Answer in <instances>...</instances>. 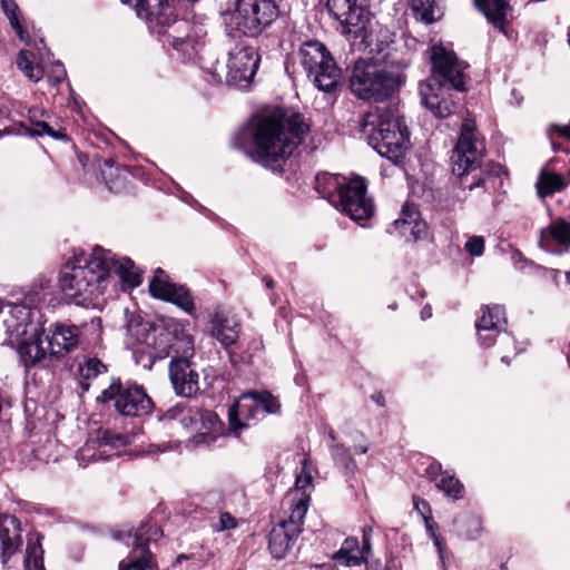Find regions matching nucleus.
<instances>
[{"mask_svg": "<svg viewBox=\"0 0 570 570\" xmlns=\"http://www.w3.org/2000/svg\"><path fill=\"white\" fill-rule=\"evenodd\" d=\"M111 272L130 287L141 284L140 272L131 259L95 246L90 254L77 255L63 265L59 274V287L66 297L77 303L85 302L104 294Z\"/></svg>", "mask_w": 570, "mask_h": 570, "instance_id": "obj_1", "label": "nucleus"}, {"mask_svg": "<svg viewBox=\"0 0 570 570\" xmlns=\"http://www.w3.org/2000/svg\"><path fill=\"white\" fill-rule=\"evenodd\" d=\"M307 131L308 125L301 114L274 108L255 117L247 129L234 137L233 145L245 149L244 141L250 139L253 160L275 169L301 145Z\"/></svg>", "mask_w": 570, "mask_h": 570, "instance_id": "obj_2", "label": "nucleus"}, {"mask_svg": "<svg viewBox=\"0 0 570 570\" xmlns=\"http://www.w3.org/2000/svg\"><path fill=\"white\" fill-rule=\"evenodd\" d=\"M430 61L432 73L419 86L421 100L435 117L445 118L456 109L458 96H453L451 90H465L463 71L468 65L459 60L453 51L438 45L431 48Z\"/></svg>", "mask_w": 570, "mask_h": 570, "instance_id": "obj_3", "label": "nucleus"}, {"mask_svg": "<svg viewBox=\"0 0 570 570\" xmlns=\"http://www.w3.org/2000/svg\"><path fill=\"white\" fill-rule=\"evenodd\" d=\"M409 61L402 52H390L380 59L358 60L350 77V89L363 100L383 101L404 83Z\"/></svg>", "mask_w": 570, "mask_h": 570, "instance_id": "obj_4", "label": "nucleus"}, {"mask_svg": "<svg viewBox=\"0 0 570 570\" xmlns=\"http://www.w3.org/2000/svg\"><path fill=\"white\" fill-rule=\"evenodd\" d=\"M484 150V142L479 138L474 120L465 119L450 158L458 188L462 191L473 190L489 177L500 174L502 168L499 164H483Z\"/></svg>", "mask_w": 570, "mask_h": 570, "instance_id": "obj_5", "label": "nucleus"}, {"mask_svg": "<svg viewBox=\"0 0 570 570\" xmlns=\"http://www.w3.org/2000/svg\"><path fill=\"white\" fill-rule=\"evenodd\" d=\"M158 343L157 356L171 357L169 379L175 393L191 397L199 392V374L191 362L194 340L184 326L177 325L173 331H161L154 340Z\"/></svg>", "mask_w": 570, "mask_h": 570, "instance_id": "obj_6", "label": "nucleus"}, {"mask_svg": "<svg viewBox=\"0 0 570 570\" xmlns=\"http://www.w3.org/2000/svg\"><path fill=\"white\" fill-rule=\"evenodd\" d=\"M367 144L382 157L399 163L410 148V132L396 107L377 106L365 114L361 129Z\"/></svg>", "mask_w": 570, "mask_h": 570, "instance_id": "obj_7", "label": "nucleus"}, {"mask_svg": "<svg viewBox=\"0 0 570 570\" xmlns=\"http://www.w3.org/2000/svg\"><path fill=\"white\" fill-rule=\"evenodd\" d=\"M298 56L307 77L318 90L332 92L337 88L341 69L323 42L315 39L304 41Z\"/></svg>", "mask_w": 570, "mask_h": 570, "instance_id": "obj_8", "label": "nucleus"}, {"mask_svg": "<svg viewBox=\"0 0 570 570\" xmlns=\"http://www.w3.org/2000/svg\"><path fill=\"white\" fill-rule=\"evenodd\" d=\"M229 26L243 36L256 37L277 17L274 0H229Z\"/></svg>", "mask_w": 570, "mask_h": 570, "instance_id": "obj_9", "label": "nucleus"}, {"mask_svg": "<svg viewBox=\"0 0 570 570\" xmlns=\"http://www.w3.org/2000/svg\"><path fill=\"white\" fill-rule=\"evenodd\" d=\"M98 403H114L118 413L125 416H142L154 407L145 389L136 383L124 385L119 377H112L107 389L97 396Z\"/></svg>", "mask_w": 570, "mask_h": 570, "instance_id": "obj_10", "label": "nucleus"}, {"mask_svg": "<svg viewBox=\"0 0 570 570\" xmlns=\"http://www.w3.org/2000/svg\"><path fill=\"white\" fill-rule=\"evenodd\" d=\"M335 180V191L330 194V202L342 209L352 220L361 223L374 214V204L367 196V185L364 178L357 176L338 183Z\"/></svg>", "mask_w": 570, "mask_h": 570, "instance_id": "obj_11", "label": "nucleus"}, {"mask_svg": "<svg viewBox=\"0 0 570 570\" xmlns=\"http://www.w3.org/2000/svg\"><path fill=\"white\" fill-rule=\"evenodd\" d=\"M160 537H163V530L157 524L149 523L141 524L134 533L131 531L116 533V539L126 538V543L132 546L127 559L120 561L119 570H158L148 544Z\"/></svg>", "mask_w": 570, "mask_h": 570, "instance_id": "obj_12", "label": "nucleus"}, {"mask_svg": "<svg viewBox=\"0 0 570 570\" xmlns=\"http://www.w3.org/2000/svg\"><path fill=\"white\" fill-rule=\"evenodd\" d=\"M89 327L97 340L101 336L100 318H92L89 324L78 326L67 323H55L49 326L46 333V342L49 346V354L63 356L83 345V328Z\"/></svg>", "mask_w": 570, "mask_h": 570, "instance_id": "obj_13", "label": "nucleus"}, {"mask_svg": "<svg viewBox=\"0 0 570 570\" xmlns=\"http://www.w3.org/2000/svg\"><path fill=\"white\" fill-rule=\"evenodd\" d=\"M279 406L278 400L267 391L245 392L228 411L230 429L236 432L246 426L240 420L255 419L261 412L275 414Z\"/></svg>", "mask_w": 570, "mask_h": 570, "instance_id": "obj_14", "label": "nucleus"}, {"mask_svg": "<svg viewBox=\"0 0 570 570\" xmlns=\"http://www.w3.org/2000/svg\"><path fill=\"white\" fill-rule=\"evenodd\" d=\"M306 514V499L302 498L294 505L287 520L274 527L269 533L268 548L275 559H283L302 532Z\"/></svg>", "mask_w": 570, "mask_h": 570, "instance_id": "obj_15", "label": "nucleus"}, {"mask_svg": "<svg viewBox=\"0 0 570 570\" xmlns=\"http://www.w3.org/2000/svg\"><path fill=\"white\" fill-rule=\"evenodd\" d=\"M259 65V56L254 47H236L229 52L226 81L239 89L247 88L254 79Z\"/></svg>", "mask_w": 570, "mask_h": 570, "instance_id": "obj_16", "label": "nucleus"}, {"mask_svg": "<svg viewBox=\"0 0 570 570\" xmlns=\"http://www.w3.org/2000/svg\"><path fill=\"white\" fill-rule=\"evenodd\" d=\"M149 291L154 297L170 302L188 314H193L195 311L194 299L189 291L184 285L170 282L168 275L161 268L154 272Z\"/></svg>", "mask_w": 570, "mask_h": 570, "instance_id": "obj_17", "label": "nucleus"}, {"mask_svg": "<svg viewBox=\"0 0 570 570\" xmlns=\"http://www.w3.org/2000/svg\"><path fill=\"white\" fill-rule=\"evenodd\" d=\"M330 14L343 27V32L360 37L366 28V13L357 0H327Z\"/></svg>", "mask_w": 570, "mask_h": 570, "instance_id": "obj_18", "label": "nucleus"}, {"mask_svg": "<svg viewBox=\"0 0 570 570\" xmlns=\"http://www.w3.org/2000/svg\"><path fill=\"white\" fill-rule=\"evenodd\" d=\"M31 308L24 304L0 302V324L13 341H20L29 332H33L31 323Z\"/></svg>", "mask_w": 570, "mask_h": 570, "instance_id": "obj_19", "label": "nucleus"}, {"mask_svg": "<svg viewBox=\"0 0 570 570\" xmlns=\"http://www.w3.org/2000/svg\"><path fill=\"white\" fill-rule=\"evenodd\" d=\"M20 520L10 514L0 515V563L8 561L19 551L22 546Z\"/></svg>", "mask_w": 570, "mask_h": 570, "instance_id": "obj_20", "label": "nucleus"}, {"mask_svg": "<svg viewBox=\"0 0 570 570\" xmlns=\"http://www.w3.org/2000/svg\"><path fill=\"white\" fill-rule=\"evenodd\" d=\"M18 347V353L27 368L41 365L46 366L53 355L49 354V346H43L42 334L37 328L31 332L30 341H22Z\"/></svg>", "mask_w": 570, "mask_h": 570, "instance_id": "obj_21", "label": "nucleus"}, {"mask_svg": "<svg viewBox=\"0 0 570 570\" xmlns=\"http://www.w3.org/2000/svg\"><path fill=\"white\" fill-rule=\"evenodd\" d=\"M29 122L30 126L20 122L17 126H11L9 128H6L4 130H0V138L6 135H23V136H30V137H37V136H50L53 139L61 140L66 138V135L55 130L46 120H40L38 118V111H29Z\"/></svg>", "mask_w": 570, "mask_h": 570, "instance_id": "obj_22", "label": "nucleus"}, {"mask_svg": "<svg viewBox=\"0 0 570 570\" xmlns=\"http://www.w3.org/2000/svg\"><path fill=\"white\" fill-rule=\"evenodd\" d=\"M428 474L434 482L435 487L442 491L446 497L459 500L463 498L464 487L453 474L448 471H442L439 462H433L426 469Z\"/></svg>", "mask_w": 570, "mask_h": 570, "instance_id": "obj_23", "label": "nucleus"}, {"mask_svg": "<svg viewBox=\"0 0 570 570\" xmlns=\"http://www.w3.org/2000/svg\"><path fill=\"white\" fill-rule=\"evenodd\" d=\"M239 334V324L233 317L224 313H216L212 320V335L224 347H229L236 343Z\"/></svg>", "mask_w": 570, "mask_h": 570, "instance_id": "obj_24", "label": "nucleus"}, {"mask_svg": "<svg viewBox=\"0 0 570 570\" xmlns=\"http://www.w3.org/2000/svg\"><path fill=\"white\" fill-rule=\"evenodd\" d=\"M393 226L403 236H412L413 240H417L426 229V225L420 219V214L414 205H404L401 217L394 220Z\"/></svg>", "mask_w": 570, "mask_h": 570, "instance_id": "obj_25", "label": "nucleus"}, {"mask_svg": "<svg viewBox=\"0 0 570 570\" xmlns=\"http://www.w3.org/2000/svg\"><path fill=\"white\" fill-rule=\"evenodd\" d=\"M198 422L202 424L205 432L197 435V443L203 442L210 444L222 431V422L218 415L209 410L195 409V428Z\"/></svg>", "mask_w": 570, "mask_h": 570, "instance_id": "obj_26", "label": "nucleus"}, {"mask_svg": "<svg viewBox=\"0 0 570 570\" xmlns=\"http://www.w3.org/2000/svg\"><path fill=\"white\" fill-rule=\"evenodd\" d=\"M481 316L476 321V331H504L507 318L504 308L500 305H485L481 307Z\"/></svg>", "mask_w": 570, "mask_h": 570, "instance_id": "obj_27", "label": "nucleus"}, {"mask_svg": "<svg viewBox=\"0 0 570 570\" xmlns=\"http://www.w3.org/2000/svg\"><path fill=\"white\" fill-rule=\"evenodd\" d=\"M365 41L370 48V52L373 53L371 59L384 58L390 52H399L394 47L393 35L386 28H381L376 33L373 31L370 35H365Z\"/></svg>", "mask_w": 570, "mask_h": 570, "instance_id": "obj_28", "label": "nucleus"}, {"mask_svg": "<svg viewBox=\"0 0 570 570\" xmlns=\"http://www.w3.org/2000/svg\"><path fill=\"white\" fill-rule=\"evenodd\" d=\"M411 9L417 19L430 24L443 16L444 0H411Z\"/></svg>", "mask_w": 570, "mask_h": 570, "instance_id": "obj_29", "label": "nucleus"}, {"mask_svg": "<svg viewBox=\"0 0 570 570\" xmlns=\"http://www.w3.org/2000/svg\"><path fill=\"white\" fill-rule=\"evenodd\" d=\"M474 2L494 27L503 30L509 8L505 0H474Z\"/></svg>", "mask_w": 570, "mask_h": 570, "instance_id": "obj_30", "label": "nucleus"}, {"mask_svg": "<svg viewBox=\"0 0 570 570\" xmlns=\"http://www.w3.org/2000/svg\"><path fill=\"white\" fill-rule=\"evenodd\" d=\"M101 175L110 191L122 193L126 190L129 173L126 168L115 167L112 159L105 160V168L101 169Z\"/></svg>", "mask_w": 570, "mask_h": 570, "instance_id": "obj_31", "label": "nucleus"}, {"mask_svg": "<svg viewBox=\"0 0 570 570\" xmlns=\"http://www.w3.org/2000/svg\"><path fill=\"white\" fill-rule=\"evenodd\" d=\"M333 559L346 567L360 566L365 562V557L361 552L358 540L355 537L345 539L341 549L333 554Z\"/></svg>", "mask_w": 570, "mask_h": 570, "instance_id": "obj_32", "label": "nucleus"}, {"mask_svg": "<svg viewBox=\"0 0 570 570\" xmlns=\"http://www.w3.org/2000/svg\"><path fill=\"white\" fill-rule=\"evenodd\" d=\"M456 533L469 540H474L481 532V520L472 513H463L455 518Z\"/></svg>", "mask_w": 570, "mask_h": 570, "instance_id": "obj_33", "label": "nucleus"}, {"mask_svg": "<svg viewBox=\"0 0 570 570\" xmlns=\"http://www.w3.org/2000/svg\"><path fill=\"white\" fill-rule=\"evenodd\" d=\"M35 541L30 538L28 540L26 557H24V567L26 570H43V550L41 547V535L39 533L35 534Z\"/></svg>", "mask_w": 570, "mask_h": 570, "instance_id": "obj_34", "label": "nucleus"}, {"mask_svg": "<svg viewBox=\"0 0 570 570\" xmlns=\"http://www.w3.org/2000/svg\"><path fill=\"white\" fill-rule=\"evenodd\" d=\"M564 186L566 180L561 175L551 173L546 168L541 170L537 183L538 193L541 197L559 191Z\"/></svg>", "mask_w": 570, "mask_h": 570, "instance_id": "obj_35", "label": "nucleus"}, {"mask_svg": "<svg viewBox=\"0 0 570 570\" xmlns=\"http://www.w3.org/2000/svg\"><path fill=\"white\" fill-rule=\"evenodd\" d=\"M90 444H92V448L98 445L99 448L109 446L111 449H119L128 444V436L114 433L108 429H99L96 431L95 438L88 442L87 446L89 448Z\"/></svg>", "mask_w": 570, "mask_h": 570, "instance_id": "obj_36", "label": "nucleus"}, {"mask_svg": "<svg viewBox=\"0 0 570 570\" xmlns=\"http://www.w3.org/2000/svg\"><path fill=\"white\" fill-rule=\"evenodd\" d=\"M1 8L17 36L21 40H24L26 30L22 24L21 12L17 2L14 0H1Z\"/></svg>", "mask_w": 570, "mask_h": 570, "instance_id": "obj_37", "label": "nucleus"}, {"mask_svg": "<svg viewBox=\"0 0 570 570\" xmlns=\"http://www.w3.org/2000/svg\"><path fill=\"white\" fill-rule=\"evenodd\" d=\"M331 455L335 464L343 469L346 473H353L356 469L355 460L350 455L348 449L341 443H335L330 446Z\"/></svg>", "mask_w": 570, "mask_h": 570, "instance_id": "obj_38", "label": "nucleus"}, {"mask_svg": "<svg viewBox=\"0 0 570 570\" xmlns=\"http://www.w3.org/2000/svg\"><path fill=\"white\" fill-rule=\"evenodd\" d=\"M108 372V365L98 357H87L79 366V374L82 381H91Z\"/></svg>", "mask_w": 570, "mask_h": 570, "instance_id": "obj_39", "label": "nucleus"}, {"mask_svg": "<svg viewBox=\"0 0 570 570\" xmlns=\"http://www.w3.org/2000/svg\"><path fill=\"white\" fill-rule=\"evenodd\" d=\"M17 66L32 81H39L43 76L42 69L39 66L33 65L27 50H21L19 52Z\"/></svg>", "mask_w": 570, "mask_h": 570, "instance_id": "obj_40", "label": "nucleus"}, {"mask_svg": "<svg viewBox=\"0 0 570 570\" xmlns=\"http://www.w3.org/2000/svg\"><path fill=\"white\" fill-rule=\"evenodd\" d=\"M478 336L481 346L488 348L491 347L497 340L501 344L511 345L513 344V338L507 333V331L498 332V331H478Z\"/></svg>", "mask_w": 570, "mask_h": 570, "instance_id": "obj_41", "label": "nucleus"}, {"mask_svg": "<svg viewBox=\"0 0 570 570\" xmlns=\"http://www.w3.org/2000/svg\"><path fill=\"white\" fill-rule=\"evenodd\" d=\"M312 485V475L307 472H305V466H303L302 473L297 475L295 481V493L298 495L295 498V502L293 505H295L299 499L305 498L306 499V508L308 507V495L306 493V489ZM294 507H292L293 509Z\"/></svg>", "mask_w": 570, "mask_h": 570, "instance_id": "obj_42", "label": "nucleus"}, {"mask_svg": "<svg viewBox=\"0 0 570 570\" xmlns=\"http://www.w3.org/2000/svg\"><path fill=\"white\" fill-rule=\"evenodd\" d=\"M464 249L475 257H480L484 252V238L482 236H471L464 245Z\"/></svg>", "mask_w": 570, "mask_h": 570, "instance_id": "obj_43", "label": "nucleus"}, {"mask_svg": "<svg viewBox=\"0 0 570 570\" xmlns=\"http://www.w3.org/2000/svg\"><path fill=\"white\" fill-rule=\"evenodd\" d=\"M236 527V519L228 512L220 513L218 521L212 524L213 530L216 532H223L226 530L235 529Z\"/></svg>", "mask_w": 570, "mask_h": 570, "instance_id": "obj_44", "label": "nucleus"}, {"mask_svg": "<svg viewBox=\"0 0 570 570\" xmlns=\"http://www.w3.org/2000/svg\"><path fill=\"white\" fill-rule=\"evenodd\" d=\"M180 423L187 429L195 423V412L193 413L190 410L181 411Z\"/></svg>", "mask_w": 570, "mask_h": 570, "instance_id": "obj_45", "label": "nucleus"}, {"mask_svg": "<svg viewBox=\"0 0 570 570\" xmlns=\"http://www.w3.org/2000/svg\"><path fill=\"white\" fill-rule=\"evenodd\" d=\"M361 549V552L363 553V556L365 557V559L367 558V556L371 553L372 551V544H371V540L368 539H362V548Z\"/></svg>", "mask_w": 570, "mask_h": 570, "instance_id": "obj_46", "label": "nucleus"}, {"mask_svg": "<svg viewBox=\"0 0 570 570\" xmlns=\"http://www.w3.org/2000/svg\"><path fill=\"white\" fill-rule=\"evenodd\" d=\"M420 315H421V318H422L423 321L429 320V318L432 316V307H431V305H429V304H428V305H425V306L422 308V311H421V314H420Z\"/></svg>", "mask_w": 570, "mask_h": 570, "instance_id": "obj_47", "label": "nucleus"}, {"mask_svg": "<svg viewBox=\"0 0 570 570\" xmlns=\"http://www.w3.org/2000/svg\"><path fill=\"white\" fill-rule=\"evenodd\" d=\"M55 71L57 72V75H56L57 81H60V80H62L65 78L66 70L63 69V66L61 63H58L56 66V70Z\"/></svg>", "mask_w": 570, "mask_h": 570, "instance_id": "obj_48", "label": "nucleus"}, {"mask_svg": "<svg viewBox=\"0 0 570 570\" xmlns=\"http://www.w3.org/2000/svg\"><path fill=\"white\" fill-rule=\"evenodd\" d=\"M354 451L356 453L365 454L368 451V444L365 442L360 445H354Z\"/></svg>", "mask_w": 570, "mask_h": 570, "instance_id": "obj_49", "label": "nucleus"}, {"mask_svg": "<svg viewBox=\"0 0 570 570\" xmlns=\"http://www.w3.org/2000/svg\"><path fill=\"white\" fill-rule=\"evenodd\" d=\"M362 532H363V537H362V539H368V540H371V539H372V533H373V529H372V527H365V528H363Z\"/></svg>", "mask_w": 570, "mask_h": 570, "instance_id": "obj_50", "label": "nucleus"}, {"mask_svg": "<svg viewBox=\"0 0 570 570\" xmlns=\"http://www.w3.org/2000/svg\"><path fill=\"white\" fill-rule=\"evenodd\" d=\"M428 530H429V531H431V534H432V537H433V539H434V543H435V546L438 547L439 552H440V554H441V553H442V549H441V543H440L439 538H438V537L435 535V533L432 531V527H431L430 524H428Z\"/></svg>", "mask_w": 570, "mask_h": 570, "instance_id": "obj_51", "label": "nucleus"}, {"mask_svg": "<svg viewBox=\"0 0 570 570\" xmlns=\"http://www.w3.org/2000/svg\"><path fill=\"white\" fill-rule=\"evenodd\" d=\"M372 399L381 406H384V397L381 393L373 395Z\"/></svg>", "mask_w": 570, "mask_h": 570, "instance_id": "obj_52", "label": "nucleus"}, {"mask_svg": "<svg viewBox=\"0 0 570 570\" xmlns=\"http://www.w3.org/2000/svg\"><path fill=\"white\" fill-rule=\"evenodd\" d=\"M328 436H330V439H331V441H332L333 443L336 441V435H335V433H334V431H333V430H330V432H328Z\"/></svg>", "mask_w": 570, "mask_h": 570, "instance_id": "obj_53", "label": "nucleus"}, {"mask_svg": "<svg viewBox=\"0 0 570 570\" xmlns=\"http://www.w3.org/2000/svg\"><path fill=\"white\" fill-rule=\"evenodd\" d=\"M183 560H187V556L180 554L176 558V563H180Z\"/></svg>", "mask_w": 570, "mask_h": 570, "instance_id": "obj_54", "label": "nucleus"}, {"mask_svg": "<svg viewBox=\"0 0 570 570\" xmlns=\"http://www.w3.org/2000/svg\"><path fill=\"white\" fill-rule=\"evenodd\" d=\"M265 282H266V286H267L268 288H272V287L274 286V282H273V279H272V278H266V279H265Z\"/></svg>", "mask_w": 570, "mask_h": 570, "instance_id": "obj_55", "label": "nucleus"}, {"mask_svg": "<svg viewBox=\"0 0 570 570\" xmlns=\"http://www.w3.org/2000/svg\"><path fill=\"white\" fill-rule=\"evenodd\" d=\"M421 504H422V505H421V509H424V508H425V509H428V510L430 511V507H429V503H428L426 501L421 500Z\"/></svg>", "mask_w": 570, "mask_h": 570, "instance_id": "obj_56", "label": "nucleus"}, {"mask_svg": "<svg viewBox=\"0 0 570 570\" xmlns=\"http://www.w3.org/2000/svg\"><path fill=\"white\" fill-rule=\"evenodd\" d=\"M421 504H422V505H421V509H424V508H425V509H428V510L430 511V507H429V503H428L426 501L421 500Z\"/></svg>", "mask_w": 570, "mask_h": 570, "instance_id": "obj_57", "label": "nucleus"}, {"mask_svg": "<svg viewBox=\"0 0 570 570\" xmlns=\"http://www.w3.org/2000/svg\"><path fill=\"white\" fill-rule=\"evenodd\" d=\"M366 2V6H372V4H375L376 2H379L380 0H364Z\"/></svg>", "mask_w": 570, "mask_h": 570, "instance_id": "obj_58", "label": "nucleus"}, {"mask_svg": "<svg viewBox=\"0 0 570 570\" xmlns=\"http://www.w3.org/2000/svg\"><path fill=\"white\" fill-rule=\"evenodd\" d=\"M91 459L92 460H101V459H104V456L101 454H99V455L92 454Z\"/></svg>", "mask_w": 570, "mask_h": 570, "instance_id": "obj_59", "label": "nucleus"}, {"mask_svg": "<svg viewBox=\"0 0 570 570\" xmlns=\"http://www.w3.org/2000/svg\"><path fill=\"white\" fill-rule=\"evenodd\" d=\"M567 284L570 285V271L566 273Z\"/></svg>", "mask_w": 570, "mask_h": 570, "instance_id": "obj_60", "label": "nucleus"}, {"mask_svg": "<svg viewBox=\"0 0 570 570\" xmlns=\"http://www.w3.org/2000/svg\"><path fill=\"white\" fill-rule=\"evenodd\" d=\"M81 386H82L83 390L87 391L89 389V383L81 382Z\"/></svg>", "mask_w": 570, "mask_h": 570, "instance_id": "obj_61", "label": "nucleus"}, {"mask_svg": "<svg viewBox=\"0 0 570 570\" xmlns=\"http://www.w3.org/2000/svg\"><path fill=\"white\" fill-rule=\"evenodd\" d=\"M501 361H502L503 363H505V364H509L508 356H505V355L501 357Z\"/></svg>", "mask_w": 570, "mask_h": 570, "instance_id": "obj_62", "label": "nucleus"}, {"mask_svg": "<svg viewBox=\"0 0 570 570\" xmlns=\"http://www.w3.org/2000/svg\"><path fill=\"white\" fill-rule=\"evenodd\" d=\"M45 333H46V330H42V333H41V334H42V340H43V342H46V338H45V337H46V334H45Z\"/></svg>", "mask_w": 570, "mask_h": 570, "instance_id": "obj_63", "label": "nucleus"}, {"mask_svg": "<svg viewBox=\"0 0 570 570\" xmlns=\"http://www.w3.org/2000/svg\"><path fill=\"white\" fill-rule=\"evenodd\" d=\"M500 570H508V568L505 566H501Z\"/></svg>", "mask_w": 570, "mask_h": 570, "instance_id": "obj_64", "label": "nucleus"}]
</instances>
